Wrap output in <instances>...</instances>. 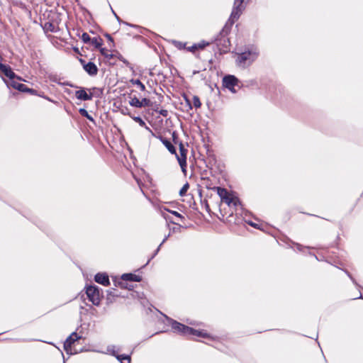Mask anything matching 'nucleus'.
<instances>
[{
    "instance_id": "obj_1",
    "label": "nucleus",
    "mask_w": 363,
    "mask_h": 363,
    "mask_svg": "<svg viewBox=\"0 0 363 363\" xmlns=\"http://www.w3.org/2000/svg\"><path fill=\"white\" fill-rule=\"evenodd\" d=\"M172 327L174 330L186 335H195L201 337H206L208 336L207 333L203 331L195 330L177 321L172 322Z\"/></svg>"
},
{
    "instance_id": "obj_2",
    "label": "nucleus",
    "mask_w": 363,
    "mask_h": 363,
    "mask_svg": "<svg viewBox=\"0 0 363 363\" xmlns=\"http://www.w3.org/2000/svg\"><path fill=\"white\" fill-rule=\"evenodd\" d=\"M257 55L258 53L256 51L245 52L238 55L236 61L239 66L245 67L251 65Z\"/></svg>"
},
{
    "instance_id": "obj_3",
    "label": "nucleus",
    "mask_w": 363,
    "mask_h": 363,
    "mask_svg": "<svg viewBox=\"0 0 363 363\" xmlns=\"http://www.w3.org/2000/svg\"><path fill=\"white\" fill-rule=\"evenodd\" d=\"M86 294L89 301L94 305L98 306L100 303V294L99 289L94 286H90L86 288Z\"/></svg>"
},
{
    "instance_id": "obj_4",
    "label": "nucleus",
    "mask_w": 363,
    "mask_h": 363,
    "mask_svg": "<svg viewBox=\"0 0 363 363\" xmlns=\"http://www.w3.org/2000/svg\"><path fill=\"white\" fill-rule=\"evenodd\" d=\"M243 1L244 0H235L234 7L229 18V21H230L231 24H233L239 18L242 13L244 9L242 6Z\"/></svg>"
},
{
    "instance_id": "obj_5",
    "label": "nucleus",
    "mask_w": 363,
    "mask_h": 363,
    "mask_svg": "<svg viewBox=\"0 0 363 363\" xmlns=\"http://www.w3.org/2000/svg\"><path fill=\"white\" fill-rule=\"evenodd\" d=\"M223 86L230 90L232 92L235 93V86H239L238 79L233 75L225 76L223 79Z\"/></svg>"
},
{
    "instance_id": "obj_6",
    "label": "nucleus",
    "mask_w": 363,
    "mask_h": 363,
    "mask_svg": "<svg viewBox=\"0 0 363 363\" xmlns=\"http://www.w3.org/2000/svg\"><path fill=\"white\" fill-rule=\"evenodd\" d=\"M179 152L180 155L177 156V161L182 168V172L185 174L186 173V153L187 150L185 149L183 144L179 145Z\"/></svg>"
},
{
    "instance_id": "obj_7",
    "label": "nucleus",
    "mask_w": 363,
    "mask_h": 363,
    "mask_svg": "<svg viewBox=\"0 0 363 363\" xmlns=\"http://www.w3.org/2000/svg\"><path fill=\"white\" fill-rule=\"evenodd\" d=\"M79 338L80 337L78 335L77 333H73L66 340V341L64 343V348L67 353L70 352L72 354V345L74 344Z\"/></svg>"
},
{
    "instance_id": "obj_8",
    "label": "nucleus",
    "mask_w": 363,
    "mask_h": 363,
    "mask_svg": "<svg viewBox=\"0 0 363 363\" xmlns=\"http://www.w3.org/2000/svg\"><path fill=\"white\" fill-rule=\"evenodd\" d=\"M0 71L10 79H14L16 77L15 73L12 71L11 68L8 65L0 63Z\"/></svg>"
},
{
    "instance_id": "obj_9",
    "label": "nucleus",
    "mask_w": 363,
    "mask_h": 363,
    "mask_svg": "<svg viewBox=\"0 0 363 363\" xmlns=\"http://www.w3.org/2000/svg\"><path fill=\"white\" fill-rule=\"evenodd\" d=\"M75 96L80 100L89 101L92 99V94H88L86 91L81 89L75 92Z\"/></svg>"
},
{
    "instance_id": "obj_10",
    "label": "nucleus",
    "mask_w": 363,
    "mask_h": 363,
    "mask_svg": "<svg viewBox=\"0 0 363 363\" xmlns=\"http://www.w3.org/2000/svg\"><path fill=\"white\" fill-rule=\"evenodd\" d=\"M222 201L225 202L228 206H237L240 203L239 199L230 193H228Z\"/></svg>"
},
{
    "instance_id": "obj_11",
    "label": "nucleus",
    "mask_w": 363,
    "mask_h": 363,
    "mask_svg": "<svg viewBox=\"0 0 363 363\" xmlns=\"http://www.w3.org/2000/svg\"><path fill=\"white\" fill-rule=\"evenodd\" d=\"M95 281L104 286H108L110 284L108 277L105 274H97L95 276Z\"/></svg>"
},
{
    "instance_id": "obj_12",
    "label": "nucleus",
    "mask_w": 363,
    "mask_h": 363,
    "mask_svg": "<svg viewBox=\"0 0 363 363\" xmlns=\"http://www.w3.org/2000/svg\"><path fill=\"white\" fill-rule=\"evenodd\" d=\"M84 69L90 75H96L98 72L96 65L91 62L84 65Z\"/></svg>"
},
{
    "instance_id": "obj_13",
    "label": "nucleus",
    "mask_w": 363,
    "mask_h": 363,
    "mask_svg": "<svg viewBox=\"0 0 363 363\" xmlns=\"http://www.w3.org/2000/svg\"><path fill=\"white\" fill-rule=\"evenodd\" d=\"M122 279L126 281H140V277L133 274H124L122 275Z\"/></svg>"
},
{
    "instance_id": "obj_14",
    "label": "nucleus",
    "mask_w": 363,
    "mask_h": 363,
    "mask_svg": "<svg viewBox=\"0 0 363 363\" xmlns=\"http://www.w3.org/2000/svg\"><path fill=\"white\" fill-rule=\"evenodd\" d=\"M113 355H114L118 361L121 363H130V357L129 355L125 354H116L115 352H113Z\"/></svg>"
},
{
    "instance_id": "obj_15",
    "label": "nucleus",
    "mask_w": 363,
    "mask_h": 363,
    "mask_svg": "<svg viewBox=\"0 0 363 363\" xmlns=\"http://www.w3.org/2000/svg\"><path fill=\"white\" fill-rule=\"evenodd\" d=\"M162 143L172 154H176V149L170 141L164 139L162 140Z\"/></svg>"
},
{
    "instance_id": "obj_16",
    "label": "nucleus",
    "mask_w": 363,
    "mask_h": 363,
    "mask_svg": "<svg viewBox=\"0 0 363 363\" xmlns=\"http://www.w3.org/2000/svg\"><path fill=\"white\" fill-rule=\"evenodd\" d=\"M215 189L216 190V192L217 194H218V196L220 197L221 200L223 201L224 199V198L228 194V191L224 189V188H221V187H216Z\"/></svg>"
},
{
    "instance_id": "obj_17",
    "label": "nucleus",
    "mask_w": 363,
    "mask_h": 363,
    "mask_svg": "<svg viewBox=\"0 0 363 363\" xmlns=\"http://www.w3.org/2000/svg\"><path fill=\"white\" fill-rule=\"evenodd\" d=\"M90 43L96 48H100L102 45V39L98 38H93Z\"/></svg>"
},
{
    "instance_id": "obj_18",
    "label": "nucleus",
    "mask_w": 363,
    "mask_h": 363,
    "mask_svg": "<svg viewBox=\"0 0 363 363\" xmlns=\"http://www.w3.org/2000/svg\"><path fill=\"white\" fill-rule=\"evenodd\" d=\"M132 118L135 122L138 123L140 126L145 127L147 130L151 131L150 128L146 125L145 121L141 118L138 117V116H134V117H132Z\"/></svg>"
},
{
    "instance_id": "obj_19",
    "label": "nucleus",
    "mask_w": 363,
    "mask_h": 363,
    "mask_svg": "<svg viewBox=\"0 0 363 363\" xmlns=\"http://www.w3.org/2000/svg\"><path fill=\"white\" fill-rule=\"evenodd\" d=\"M130 105L137 108H141L140 100H139L137 97H133L130 101Z\"/></svg>"
},
{
    "instance_id": "obj_20",
    "label": "nucleus",
    "mask_w": 363,
    "mask_h": 363,
    "mask_svg": "<svg viewBox=\"0 0 363 363\" xmlns=\"http://www.w3.org/2000/svg\"><path fill=\"white\" fill-rule=\"evenodd\" d=\"M100 52L106 58L111 59L113 57V55L110 54L109 51L106 48H101Z\"/></svg>"
},
{
    "instance_id": "obj_21",
    "label": "nucleus",
    "mask_w": 363,
    "mask_h": 363,
    "mask_svg": "<svg viewBox=\"0 0 363 363\" xmlns=\"http://www.w3.org/2000/svg\"><path fill=\"white\" fill-rule=\"evenodd\" d=\"M189 188V184H188V183H186V184L183 186V187L180 189V191H179V195H180L181 196H184L186 194V191H188Z\"/></svg>"
},
{
    "instance_id": "obj_22",
    "label": "nucleus",
    "mask_w": 363,
    "mask_h": 363,
    "mask_svg": "<svg viewBox=\"0 0 363 363\" xmlns=\"http://www.w3.org/2000/svg\"><path fill=\"white\" fill-rule=\"evenodd\" d=\"M192 102H193V104H194V107H196V108H200V107H201V101H200V99H199V98L198 96H194L193 97V101H192Z\"/></svg>"
},
{
    "instance_id": "obj_23",
    "label": "nucleus",
    "mask_w": 363,
    "mask_h": 363,
    "mask_svg": "<svg viewBox=\"0 0 363 363\" xmlns=\"http://www.w3.org/2000/svg\"><path fill=\"white\" fill-rule=\"evenodd\" d=\"M79 113L82 116L87 118L90 121H93V118L91 116H89V114L88 113V112L84 109V108H80L79 109Z\"/></svg>"
},
{
    "instance_id": "obj_24",
    "label": "nucleus",
    "mask_w": 363,
    "mask_h": 363,
    "mask_svg": "<svg viewBox=\"0 0 363 363\" xmlns=\"http://www.w3.org/2000/svg\"><path fill=\"white\" fill-rule=\"evenodd\" d=\"M18 90L23 92L26 91H31V90L26 87L25 84H21L20 85H18Z\"/></svg>"
},
{
    "instance_id": "obj_25",
    "label": "nucleus",
    "mask_w": 363,
    "mask_h": 363,
    "mask_svg": "<svg viewBox=\"0 0 363 363\" xmlns=\"http://www.w3.org/2000/svg\"><path fill=\"white\" fill-rule=\"evenodd\" d=\"M133 83L138 85L142 91H144L145 89V85L139 79H135V81H133Z\"/></svg>"
},
{
    "instance_id": "obj_26",
    "label": "nucleus",
    "mask_w": 363,
    "mask_h": 363,
    "mask_svg": "<svg viewBox=\"0 0 363 363\" xmlns=\"http://www.w3.org/2000/svg\"><path fill=\"white\" fill-rule=\"evenodd\" d=\"M82 38L84 43H90L91 38H90L89 35L86 33H84L82 35Z\"/></svg>"
},
{
    "instance_id": "obj_27",
    "label": "nucleus",
    "mask_w": 363,
    "mask_h": 363,
    "mask_svg": "<svg viewBox=\"0 0 363 363\" xmlns=\"http://www.w3.org/2000/svg\"><path fill=\"white\" fill-rule=\"evenodd\" d=\"M140 103H141V107H143V106H149L150 104V101L149 99H147L146 98H144V99H143L140 101Z\"/></svg>"
},
{
    "instance_id": "obj_28",
    "label": "nucleus",
    "mask_w": 363,
    "mask_h": 363,
    "mask_svg": "<svg viewBox=\"0 0 363 363\" xmlns=\"http://www.w3.org/2000/svg\"><path fill=\"white\" fill-rule=\"evenodd\" d=\"M11 82L9 84H8V86H11L13 87L14 89H18V85H20L21 83L16 82L13 79H11Z\"/></svg>"
},
{
    "instance_id": "obj_29",
    "label": "nucleus",
    "mask_w": 363,
    "mask_h": 363,
    "mask_svg": "<svg viewBox=\"0 0 363 363\" xmlns=\"http://www.w3.org/2000/svg\"><path fill=\"white\" fill-rule=\"evenodd\" d=\"M173 215H174L175 216L178 217V218H183V217L182 216V215L180 213H179L177 211H170Z\"/></svg>"
},
{
    "instance_id": "obj_30",
    "label": "nucleus",
    "mask_w": 363,
    "mask_h": 363,
    "mask_svg": "<svg viewBox=\"0 0 363 363\" xmlns=\"http://www.w3.org/2000/svg\"><path fill=\"white\" fill-rule=\"evenodd\" d=\"M198 49L197 48V45H193L191 48H189V50L191 51H194L195 50Z\"/></svg>"
},
{
    "instance_id": "obj_31",
    "label": "nucleus",
    "mask_w": 363,
    "mask_h": 363,
    "mask_svg": "<svg viewBox=\"0 0 363 363\" xmlns=\"http://www.w3.org/2000/svg\"><path fill=\"white\" fill-rule=\"evenodd\" d=\"M160 113H161L162 116H167V111H166V110H162V111H161Z\"/></svg>"
},
{
    "instance_id": "obj_32",
    "label": "nucleus",
    "mask_w": 363,
    "mask_h": 363,
    "mask_svg": "<svg viewBox=\"0 0 363 363\" xmlns=\"http://www.w3.org/2000/svg\"><path fill=\"white\" fill-rule=\"evenodd\" d=\"M196 45H197V48H199V49H203L204 48V46H205V45L200 44V43L197 44Z\"/></svg>"
},
{
    "instance_id": "obj_33",
    "label": "nucleus",
    "mask_w": 363,
    "mask_h": 363,
    "mask_svg": "<svg viewBox=\"0 0 363 363\" xmlns=\"http://www.w3.org/2000/svg\"><path fill=\"white\" fill-rule=\"evenodd\" d=\"M108 39H109L111 41H113V39H112V38H111L110 35H108Z\"/></svg>"
},
{
    "instance_id": "obj_34",
    "label": "nucleus",
    "mask_w": 363,
    "mask_h": 363,
    "mask_svg": "<svg viewBox=\"0 0 363 363\" xmlns=\"http://www.w3.org/2000/svg\"><path fill=\"white\" fill-rule=\"evenodd\" d=\"M250 225H251L252 226H254V227H255V226H256L254 223H250Z\"/></svg>"
},
{
    "instance_id": "obj_35",
    "label": "nucleus",
    "mask_w": 363,
    "mask_h": 363,
    "mask_svg": "<svg viewBox=\"0 0 363 363\" xmlns=\"http://www.w3.org/2000/svg\"><path fill=\"white\" fill-rule=\"evenodd\" d=\"M4 82H6V84H9L8 82H6V80L4 79Z\"/></svg>"
},
{
    "instance_id": "obj_36",
    "label": "nucleus",
    "mask_w": 363,
    "mask_h": 363,
    "mask_svg": "<svg viewBox=\"0 0 363 363\" xmlns=\"http://www.w3.org/2000/svg\"><path fill=\"white\" fill-rule=\"evenodd\" d=\"M4 82H6V84H9L8 82H6V80L4 79Z\"/></svg>"
},
{
    "instance_id": "obj_37",
    "label": "nucleus",
    "mask_w": 363,
    "mask_h": 363,
    "mask_svg": "<svg viewBox=\"0 0 363 363\" xmlns=\"http://www.w3.org/2000/svg\"><path fill=\"white\" fill-rule=\"evenodd\" d=\"M165 240H166V238L163 240V241H162V244L164 242H165Z\"/></svg>"
}]
</instances>
